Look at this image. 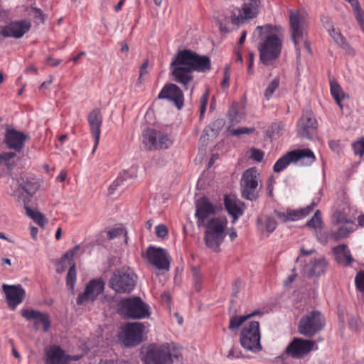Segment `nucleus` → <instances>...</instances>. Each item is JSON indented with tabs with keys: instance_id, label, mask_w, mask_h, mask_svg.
I'll list each match as a JSON object with an SVG mask.
<instances>
[{
	"instance_id": "obj_31",
	"label": "nucleus",
	"mask_w": 364,
	"mask_h": 364,
	"mask_svg": "<svg viewBox=\"0 0 364 364\" xmlns=\"http://www.w3.org/2000/svg\"><path fill=\"white\" fill-rule=\"evenodd\" d=\"M257 223L259 228L264 229L268 233L273 232L277 227V223L274 217L269 215H264L259 217Z\"/></svg>"
},
{
	"instance_id": "obj_48",
	"label": "nucleus",
	"mask_w": 364,
	"mask_h": 364,
	"mask_svg": "<svg viewBox=\"0 0 364 364\" xmlns=\"http://www.w3.org/2000/svg\"><path fill=\"white\" fill-rule=\"evenodd\" d=\"M349 234V230L344 227L340 228L336 232L332 233L331 237L335 240H338L341 238L346 237Z\"/></svg>"
},
{
	"instance_id": "obj_30",
	"label": "nucleus",
	"mask_w": 364,
	"mask_h": 364,
	"mask_svg": "<svg viewBox=\"0 0 364 364\" xmlns=\"http://www.w3.org/2000/svg\"><path fill=\"white\" fill-rule=\"evenodd\" d=\"M328 34L333 41L338 45L348 55H353L355 54L354 49L347 42L346 38L339 31H336L333 26L327 28Z\"/></svg>"
},
{
	"instance_id": "obj_13",
	"label": "nucleus",
	"mask_w": 364,
	"mask_h": 364,
	"mask_svg": "<svg viewBox=\"0 0 364 364\" xmlns=\"http://www.w3.org/2000/svg\"><path fill=\"white\" fill-rule=\"evenodd\" d=\"M260 6L259 0H244L241 9H236L232 11L231 21L235 25H240L245 20L255 18L259 13Z\"/></svg>"
},
{
	"instance_id": "obj_61",
	"label": "nucleus",
	"mask_w": 364,
	"mask_h": 364,
	"mask_svg": "<svg viewBox=\"0 0 364 364\" xmlns=\"http://www.w3.org/2000/svg\"><path fill=\"white\" fill-rule=\"evenodd\" d=\"M60 62H61L60 59H55L52 57H49L47 58L46 64L49 66L55 67V66L58 65L60 63Z\"/></svg>"
},
{
	"instance_id": "obj_27",
	"label": "nucleus",
	"mask_w": 364,
	"mask_h": 364,
	"mask_svg": "<svg viewBox=\"0 0 364 364\" xmlns=\"http://www.w3.org/2000/svg\"><path fill=\"white\" fill-rule=\"evenodd\" d=\"M225 207L228 213L233 218L232 223L243 214L244 203L235 196H226L224 198Z\"/></svg>"
},
{
	"instance_id": "obj_62",
	"label": "nucleus",
	"mask_w": 364,
	"mask_h": 364,
	"mask_svg": "<svg viewBox=\"0 0 364 364\" xmlns=\"http://www.w3.org/2000/svg\"><path fill=\"white\" fill-rule=\"evenodd\" d=\"M253 62H254V55L252 53H250L249 54L248 68H247V73L249 75L253 74V70H252Z\"/></svg>"
},
{
	"instance_id": "obj_1",
	"label": "nucleus",
	"mask_w": 364,
	"mask_h": 364,
	"mask_svg": "<svg viewBox=\"0 0 364 364\" xmlns=\"http://www.w3.org/2000/svg\"><path fill=\"white\" fill-rule=\"evenodd\" d=\"M170 69L174 81L184 89L189 88L193 82V71L206 73L211 69L208 56L200 55L191 50H179L173 58Z\"/></svg>"
},
{
	"instance_id": "obj_34",
	"label": "nucleus",
	"mask_w": 364,
	"mask_h": 364,
	"mask_svg": "<svg viewBox=\"0 0 364 364\" xmlns=\"http://www.w3.org/2000/svg\"><path fill=\"white\" fill-rule=\"evenodd\" d=\"M330 90L332 97L336 100V103L341 108V102L345 98L346 95L343 92L340 85L335 80L330 81Z\"/></svg>"
},
{
	"instance_id": "obj_17",
	"label": "nucleus",
	"mask_w": 364,
	"mask_h": 364,
	"mask_svg": "<svg viewBox=\"0 0 364 364\" xmlns=\"http://www.w3.org/2000/svg\"><path fill=\"white\" fill-rule=\"evenodd\" d=\"M314 349H317L315 341L294 338L287 348V353L294 358H301Z\"/></svg>"
},
{
	"instance_id": "obj_55",
	"label": "nucleus",
	"mask_w": 364,
	"mask_h": 364,
	"mask_svg": "<svg viewBox=\"0 0 364 364\" xmlns=\"http://www.w3.org/2000/svg\"><path fill=\"white\" fill-rule=\"evenodd\" d=\"M274 213L282 222L290 221L288 210L287 212L274 210Z\"/></svg>"
},
{
	"instance_id": "obj_57",
	"label": "nucleus",
	"mask_w": 364,
	"mask_h": 364,
	"mask_svg": "<svg viewBox=\"0 0 364 364\" xmlns=\"http://www.w3.org/2000/svg\"><path fill=\"white\" fill-rule=\"evenodd\" d=\"M148 65H149V60L146 59V60H144V61L143 62L142 65L140 67L139 77L138 78V80H137L138 82L141 83V77L144 75L148 73V71H147Z\"/></svg>"
},
{
	"instance_id": "obj_63",
	"label": "nucleus",
	"mask_w": 364,
	"mask_h": 364,
	"mask_svg": "<svg viewBox=\"0 0 364 364\" xmlns=\"http://www.w3.org/2000/svg\"><path fill=\"white\" fill-rule=\"evenodd\" d=\"M348 3L350 4L353 10H358L359 8H360V4L358 0H346Z\"/></svg>"
},
{
	"instance_id": "obj_22",
	"label": "nucleus",
	"mask_w": 364,
	"mask_h": 364,
	"mask_svg": "<svg viewBox=\"0 0 364 364\" xmlns=\"http://www.w3.org/2000/svg\"><path fill=\"white\" fill-rule=\"evenodd\" d=\"M159 99H166L173 102L178 109L183 106L184 98L182 90L175 84H167L164 86L158 95Z\"/></svg>"
},
{
	"instance_id": "obj_60",
	"label": "nucleus",
	"mask_w": 364,
	"mask_h": 364,
	"mask_svg": "<svg viewBox=\"0 0 364 364\" xmlns=\"http://www.w3.org/2000/svg\"><path fill=\"white\" fill-rule=\"evenodd\" d=\"M301 254L300 255L296 258V262H299L300 259H301L302 257L307 256L309 255H311L315 252L314 249H311L309 250H305L304 248L301 249Z\"/></svg>"
},
{
	"instance_id": "obj_7",
	"label": "nucleus",
	"mask_w": 364,
	"mask_h": 364,
	"mask_svg": "<svg viewBox=\"0 0 364 364\" xmlns=\"http://www.w3.org/2000/svg\"><path fill=\"white\" fill-rule=\"evenodd\" d=\"M316 160L314 152L309 149L290 151L280 157L274 164L273 170L275 173L284 171L291 163L301 166L311 165Z\"/></svg>"
},
{
	"instance_id": "obj_8",
	"label": "nucleus",
	"mask_w": 364,
	"mask_h": 364,
	"mask_svg": "<svg viewBox=\"0 0 364 364\" xmlns=\"http://www.w3.org/2000/svg\"><path fill=\"white\" fill-rule=\"evenodd\" d=\"M136 275L129 267L116 269L109 281V287L118 294H129L136 286Z\"/></svg>"
},
{
	"instance_id": "obj_41",
	"label": "nucleus",
	"mask_w": 364,
	"mask_h": 364,
	"mask_svg": "<svg viewBox=\"0 0 364 364\" xmlns=\"http://www.w3.org/2000/svg\"><path fill=\"white\" fill-rule=\"evenodd\" d=\"M352 149L355 155H358L360 158L363 157L364 155V137L353 142Z\"/></svg>"
},
{
	"instance_id": "obj_26",
	"label": "nucleus",
	"mask_w": 364,
	"mask_h": 364,
	"mask_svg": "<svg viewBox=\"0 0 364 364\" xmlns=\"http://www.w3.org/2000/svg\"><path fill=\"white\" fill-rule=\"evenodd\" d=\"M87 120L95 140V144L92 149V153H94L99 144L101 134L100 128L102 123V117L100 111L98 109H93L88 114Z\"/></svg>"
},
{
	"instance_id": "obj_9",
	"label": "nucleus",
	"mask_w": 364,
	"mask_h": 364,
	"mask_svg": "<svg viewBox=\"0 0 364 364\" xmlns=\"http://www.w3.org/2000/svg\"><path fill=\"white\" fill-rule=\"evenodd\" d=\"M261 334L258 321H250L245 324L240 335V342L243 348L253 353L262 350L260 343Z\"/></svg>"
},
{
	"instance_id": "obj_11",
	"label": "nucleus",
	"mask_w": 364,
	"mask_h": 364,
	"mask_svg": "<svg viewBox=\"0 0 364 364\" xmlns=\"http://www.w3.org/2000/svg\"><path fill=\"white\" fill-rule=\"evenodd\" d=\"M324 326V318L318 311H313L303 316L299 322V331L306 336H313Z\"/></svg>"
},
{
	"instance_id": "obj_16",
	"label": "nucleus",
	"mask_w": 364,
	"mask_h": 364,
	"mask_svg": "<svg viewBox=\"0 0 364 364\" xmlns=\"http://www.w3.org/2000/svg\"><path fill=\"white\" fill-rule=\"evenodd\" d=\"M105 289V282L102 279H94L90 281L83 293L77 298V305L85 306L94 301L101 294Z\"/></svg>"
},
{
	"instance_id": "obj_24",
	"label": "nucleus",
	"mask_w": 364,
	"mask_h": 364,
	"mask_svg": "<svg viewBox=\"0 0 364 364\" xmlns=\"http://www.w3.org/2000/svg\"><path fill=\"white\" fill-rule=\"evenodd\" d=\"M27 136L15 129H8L5 133L4 142L7 147L20 152L24 147Z\"/></svg>"
},
{
	"instance_id": "obj_28",
	"label": "nucleus",
	"mask_w": 364,
	"mask_h": 364,
	"mask_svg": "<svg viewBox=\"0 0 364 364\" xmlns=\"http://www.w3.org/2000/svg\"><path fill=\"white\" fill-rule=\"evenodd\" d=\"M336 262L345 267H348L354 262V259L347 245L342 244L332 248Z\"/></svg>"
},
{
	"instance_id": "obj_58",
	"label": "nucleus",
	"mask_w": 364,
	"mask_h": 364,
	"mask_svg": "<svg viewBox=\"0 0 364 364\" xmlns=\"http://www.w3.org/2000/svg\"><path fill=\"white\" fill-rule=\"evenodd\" d=\"M334 218L336 219L338 223H348L350 222L346 216L343 215L341 212H336L334 213Z\"/></svg>"
},
{
	"instance_id": "obj_32",
	"label": "nucleus",
	"mask_w": 364,
	"mask_h": 364,
	"mask_svg": "<svg viewBox=\"0 0 364 364\" xmlns=\"http://www.w3.org/2000/svg\"><path fill=\"white\" fill-rule=\"evenodd\" d=\"M316 205V203L313 202L310 205L300 210H288L290 221L299 220L305 218L313 210Z\"/></svg>"
},
{
	"instance_id": "obj_53",
	"label": "nucleus",
	"mask_w": 364,
	"mask_h": 364,
	"mask_svg": "<svg viewBox=\"0 0 364 364\" xmlns=\"http://www.w3.org/2000/svg\"><path fill=\"white\" fill-rule=\"evenodd\" d=\"M254 128H247V127H240L235 129L232 130V134L235 136H240L244 134H249L254 131Z\"/></svg>"
},
{
	"instance_id": "obj_29",
	"label": "nucleus",
	"mask_w": 364,
	"mask_h": 364,
	"mask_svg": "<svg viewBox=\"0 0 364 364\" xmlns=\"http://www.w3.org/2000/svg\"><path fill=\"white\" fill-rule=\"evenodd\" d=\"M326 260L324 258H318L305 265L302 269V272L309 277L320 276L326 272Z\"/></svg>"
},
{
	"instance_id": "obj_35",
	"label": "nucleus",
	"mask_w": 364,
	"mask_h": 364,
	"mask_svg": "<svg viewBox=\"0 0 364 364\" xmlns=\"http://www.w3.org/2000/svg\"><path fill=\"white\" fill-rule=\"evenodd\" d=\"M27 215L32 218L38 225L43 226L47 223V220L45 216L38 211L33 210L29 207L26 206Z\"/></svg>"
},
{
	"instance_id": "obj_54",
	"label": "nucleus",
	"mask_w": 364,
	"mask_h": 364,
	"mask_svg": "<svg viewBox=\"0 0 364 364\" xmlns=\"http://www.w3.org/2000/svg\"><path fill=\"white\" fill-rule=\"evenodd\" d=\"M124 230L122 228H114L110 230L107 232L109 239H114L119 235L124 234Z\"/></svg>"
},
{
	"instance_id": "obj_39",
	"label": "nucleus",
	"mask_w": 364,
	"mask_h": 364,
	"mask_svg": "<svg viewBox=\"0 0 364 364\" xmlns=\"http://www.w3.org/2000/svg\"><path fill=\"white\" fill-rule=\"evenodd\" d=\"M75 281H76V269H75V265L73 264L68 269V272L67 273V277H66V284H67L68 287L70 289H71L72 291L74 290Z\"/></svg>"
},
{
	"instance_id": "obj_44",
	"label": "nucleus",
	"mask_w": 364,
	"mask_h": 364,
	"mask_svg": "<svg viewBox=\"0 0 364 364\" xmlns=\"http://www.w3.org/2000/svg\"><path fill=\"white\" fill-rule=\"evenodd\" d=\"M355 284L356 289L364 294V270L357 273L355 278Z\"/></svg>"
},
{
	"instance_id": "obj_15",
	"label": "nucleus",
	"mask_w": 364,
	"mask_h": 364,
	"mask_svg": "<svg viewBox=\"0 0 364 364\" xmlns=\"http://www.w3.org/2000/svg\"><path fill=\"white\" fill-rule=\"evenodd\" d=\"M144 326L136 322L126 325L120 336V340L127 347L136 346L142 341Z\"/></svg>"
},
{
	"instance_id": "obj_42",
	"label": "nucleus",
	"mask_w": 364,
	"mask_h": 364,
	"mask_svg": "<svg viewBox=\"0 0 364 364\" xmlns=\"http://www.w3.org/2000/svg\"><path fill=\"white\" fill-rule=\"evenodd\" d=\"M308 227L318 228L321 225V218L319 210H316L314 216L306 223Z\"/></svg>"
},
{
	"instance_id": "obj_25",
	"label": "nucleus",
	"mask_w": 364,
	"mask_h": 364,
	"mask_svg": "<svg viewBox=\"0 0 364 364\" xmlns=\"http://www.w3.org/2000/svg\"><path fill=\"white\" fill-rule=\"evenodd\" d=\"M3 289L9 307L13 310L15 309L23 301L26 294L25 290L21 285L10 286L7 284L3 285Z\"/></svg>"
},
{
	"instance_id": "obj_56",
	"label": "nucleus",
	"mask_w": 364,
	"mask_h": 364,
	"mask_svg": "<svg viewBox=\"0 0 364 364\" xmlns=\"http://www.w3.org/2000/svg\"><path fill=\"white\" fill-rule=\"evenodd\" d=\"M230 78V75L229 72V67L226 66L224 70V78L221 83V85L223 88H228L229 87V81Z\"/></svg>"
},
{
	"instance_id": "obj_14",
	"label": "nucleus",
	"mask_w": 364,
	"mask_h": 364,
	"mask_svg": "<svg viewBox=\"0 0 364 364\" xmlns=\"http://www.w3.org/2000/svg\"><path fill=\"white\" fill-rule=\"evenodd\" d=\"M143 142L150 150L168 149L173 144L169 136L151 129H148L144 132Z\"/></svg>"
},
{
	"instance_id": "obj_40",
	"label": "nucleus",
	"mask_w": 364,
	"mask_h": 364,
	"mask_svg": "<svg viewBox=\"0 0 364 364\" xmlns=\"http://www.w3.org/2000/svg\"><path fill=\"white\" fill-rule=\"evenodd\" d=\"M229 119L233 124H237L240 122L243 118V115L242 113L237 111V105H232L230 108L228 112Z\"/></svg>"
},
{
	"instance_id": "obj_18",
	"label": "nucleus",
	"mask_w": 364,
	"mask_h": 364,
	"mask_svg": "<svg viewBox=\"0 0 364 364\" xmlns=\"http://www.w3.org/2000/svg\"><path fill=\"white\" fill-rule=\"evenodd\" d=\"M78 356H70L60 346L53 345L45 349V364H69L71 360H77Z\"/></svg>"
},
{
	"instance_id": "obj_37",
	"label": "nucleus",
	"mask_w": 364,
	"mask_h": 364,
	"mask_svg": "<svg viewBox=\"0 0 364 364\" xmlns=\"http://www.w3.org/2000/svg\"><path fill=\"white\" fill-rule=\"evenodd\" d=\"M279 77H276L268 85L264 92V97L267 100H269L272 98V95L274 94L275 90L279 87Z\"/></svg>"
},
{
	"instance_id": "obj_52",
	"label": "nucleus",
	"mask_w": 364,
	"mask_h": 364,
	"mask_svg": "<svg viewBox=\"0 0 364 364\" xmlns=\"http://www.w3.org/2000/svg\"><path fill=\"white\" fill-rule=\"evenodd\" d=\"M156 233L159 237L164 238L168 235V229L164 225H159L156 227Z\"/></svg>"
},
{
	"instance_id": "obj_49",
	"label": "nucleus",
	"mask_w": 364,
	"mask_h": 364,
	"mask_svg": "<svg viewBox=\"0 0 364 364\" xmlns=\"http://www.w3.org/2000/svg\"><path fill=\"white\" fill-rule=\"evenodd\" d=\"M354 14L355 19L359 24L361 30L364 33V11L360 8H359L358 10H355Z\"/></svg>"
},
{
	"instance_id": "obj_43",
	"label": "nucleus",
	"mask_w": 364,
	"mask_h": 364,
	"mask_svg": "<svg viewBox=\"0 0 364 364\" xmlns=\"http://www.w3.org/2000/svg\"><path fill=\"white\" fill-rule=\"evenodd\" d=\"M193 280L194 288L197 291H199L202 287V275L196 267L193 268Z\"/></svg>"
},
{
	"instance_id": "obj_10",
	"label": "nucleus",
	"mask_w": 364,
	"mask_h": 364,
	"mask_svg": "<svg viewBox=\"0 0 364 364\" xmlns=\"http://www.w3.org/2000/svg\"><path fill=\"white\" fill-rule=\"evenodd\" d=\"M259 173L256 168H250L247 169L242 176L240 181L242 196L250 200H254L257 198L260 188Z\"/></svg>"
},
{
	"instance_id": "obj_59",
	"label": "nucleus",
	"mask_w": 364,
	"mask_h": 364,
	"mask_svg": "<svg viewBox=\"0 0 364 364\" xmlns=\"http://www.w3.org/2000/svg\"><path fill=\"white\" fill-rule=\"evenodd\" d=\"M328 145L333 151L338 152L340 151L339 141L331 140L329 141Z\"/></svg>"
},
{
	"instance_id": "obj_21",
	"label": "nucleus",
	"mask_w": 364,
	"mask_h": 364,
	"mask_svg": "<svg viewBox=\"0 0 364 364\" xmlns=\"http://www.w3.org/2000/svg\"><path fill=\"white\" fill-rule=\"evenodd\" d=\"M21 316L27 321L34 320L33 328L38 330L40 326H43V331L47 332L50 328V316L46 313H43L31 309H24L21 311Z\"/></svg>"
},
{
	"instance_id": "obj_45",
	"label": "nucleus",
	"mask_w": 364,
	"mask_h": 364,
	"mask_svg": "<svg viewBox=\"0 0 364 364\" xmlns=\"http://www.w3.org/2000/svg\"><path fill=\"white\" fill-rule=\"evenodd\" d=\"M284 124L281 122H274L272 124L270 128L271 134L272 136H280L283 134Z\"/></svg>"
},
{
	"instance_id": "obj_23",
	"label": "nucleus",
	"mask_w": 364,
	"mask_h": 364,
	"mask_svg": "<svg viewBox=\"0 0 364 364\" xmlns=\"http://www.w3.org/2000/svg\"><path fill=\"white\" fill-rule=\"evenodd\" d=\"M216 212V206L208 198H202L196 204V217L198 227L204 225L205 220Z\"/></svg>"
},
{
	"instance_id": "obj_47",
	"label": "nucleus",
	"mask_w": 364,
	"mask_h": 364,
	"mask_svg": "<svg viewBox=\"0 0 364 364\" xmlns=\"http://www.w3.org/2000/svg\"><path fill=\"white\" fill-rule=\"evenodd\" d=\"M208 100V92H206L200 98V119H201L206 110V107Z\"/></svg>"
},
{
	"instance_id": "obj_2",
	"label": "nucleus",
	"mask_w": 364,
	"mask_h": 364,
	"mask_svg": "<svg viewBox=\"0 0 364 364\" xmlns=\"http://www.w3.org/2000/svg\"><path fill=\"white\" fill-rule=\"evenodd\" d=\"M262 39L258 47L259 59L266 65H272L280 55L284 39V31L280 26L265 24L258 26L255 31Z\"/></svg>"
},
{
	"instance_id": "obj_50",
	"label": "nucleus",
	"mask_w": 364,
	"mask_h": 364,
	"mask_svg": "<svg viewBox=\"0 0 364 364\" xmlns=\"http://www.w3.org/2000/svg\"><path fill=\"white\" fill-rule=\"evenodd\" d=\"M264 158V152L259 149L252 148L250 149V159L257 161L261 162Z\"/></svg>"
},
{
	"instance_id": "obj_12",
	"label": "nucleus",
	"mask_w": 364,
	"mask_h": 364,
	"mask_svg": "<svg viewBox=\"0 0 364 364\" xmlns=\"http://www.w3.org/2000/svg\"><path fill=\"white\" fill-rule=\"evenodd\" d=\"M144 257L158 270L168 272L170 269L171 257L164 248L149 247Z\"/></svg>"
},
{
	"instance_id": "obj_3",
	"label": "nucleus",
	"mask_w": 364,
	"mask_h": 364,
	"mask_svg": "<svg viewBox=\"0 0 364 364\" xmlns=\"http://www.w3.org/2000/svg\"><path fill=\"white\" fill-rule=\"evenodd\" d=\"M228 220L225 217H215L207 221L204 225L205 230L204 232L205 244L213 252H220V245L223 242L226 235Z\"/></svg>"
},
{
	"instance_id": "obj_46",
	"label": "nucleus",
	"mask_w": 364,
	"mask_h": 364,
	"mask_svg": "<svg viewBox=\"0 0 364 364\" xmlns=\"http://www.w3.org/2000/svg\"><path fill=\"white\" fill-rule=\"evenodd\" d=\"M14 152H4L0 154V165L4 164L5 166H10V161L16 156Z\"/></svg>"
},
{
	"instance_id": "obj_4",
	"label": "nucleus",
	"mask_w": 364,
	"mask_h": 364,
	"mask_svg": "<svg viewBox=\"0 0 364 364\" xmlns=\"http://www.w3.org/2000/svg\"><path fill=\"white\" fill-rule=\"evenodd\" d=\"M182 357L180 350L173 344L166 343L150 346L143 357L144 364H172Z\"/></svg>"
},
{
	"instance_id": "obj_6",
	"label": "nucleus",
	"mask_w": 364,
	"mask_h": 364,
	"mask_svg": "<svg viewBox=\"0 0 364 364\" xmlns=\"http://www.w3.org/2000/svg\"><path fill=\"white\" fill-rule=\"evenodd\" d=\"M118 312L123 317L132 319L149 318L151 314L149 306L138 296L121 299L118 304Z\"/></svg>"
},
{
	"instance_id": "obj_33",
	"label": "nucleus",
	"mask_w": 364,
	"mask_h": 364,
	"mask_svg": "<svg viewBox=\"0 0 364 364\" xmlns=\"http://www.w3.org/2000/svg\"><path fill=\"white\" fill-rule=\"evenodd\" d=\"M136 176V169L134 167H132L127 171H124L119 174L115 181L112 183V185H110V188H112V190H115L118 186L122 185L123 181L129 178H133Z\"/></svg>"
},
{
	"instance_id": "obj_19",
	"label": "nucleus",
	"mask_w": 364,
	"mask_h": 364,
	"mask_svg": "<svg viewBox=\"0 0 364 364\" xmlns=\"http://www.w3.org/2000/svg\"><path fill=\"white\" fill-rule=\"evenodd\" d=\"M31 23L27 20L11 21L1 28V34L4 38H21L31 28Z\"/></svg>"
},
{
	"instance_id": "obj_36",
	"label": "nucleus",
	"mask_w": 364,
	"mask_h": 364,
	"mask_svg": "<svg viewBox=\"0 0 364 364\" xmlns=\"http://www.w3.org/2000/svg\"><path fill=\"white\" fill-rule=\"evenodd\" d=\"M14 183L19 186V187L28 195H33L35 192L34 184L31 182H25L23 178H20L16 181L13 179L11 186H14Z\"/></svg>"
},
{
	"instance_id": "obj_38",
	"label": "nucleus",
	"mask_w": 364,
	"mask_h": 364,
	"mask_svg": "<svg viewBox=\"0 0 364 364\" xmlns=\"http://www.w3.org/2000/svg\"><path fill=\"white\" fill-rule=\"evenodd\" d=\"M248 319V316H234L230 317L228 328L231 331H236L242 324Z\"/></svg>"
},
{
	"instance_id": "obj_20",
	"label": "nucleus",
	"mask_w": 364,
	"mask_h": 364,
	"mask_svg": "<svg viewBox=\"0 0 364 364\" xmlns=\"http://www.w3.org/2000/svg\"><path fill=\"white\" fill-rule=\"evenodd\" d=\"M317 121L311 113L302 115L297 127L299 136L306 139H312L316 134Z\"/></svg>"
},
{
	"instance_id": "obj_5",
	"label": "nucleus",
	"mask_w": 364,
	"mask_h": 364,
	"mask_svg": "<svg viewBox=\"0 0 364 364\" xmlns=\"http://www.w3.org/2000/svg\"><path fill=\"white\" fill-rule=\"evenodd\" d=\"M289 22L291 38L295 46L296 58L299 60L301 58L300 42L303 43L304 48L307 53H311L310 43L306 38L307 24L304 17L299 11L292 10L289 11Z\"/></svg>"
},
{
	"instance_id": "obj_64",
	"label": "nucleus",
	"mask_w": 364,
	"mask_h": 364,
	"mask_svg": "<svg viewBox=\"0 0 364 364\" xmlns=\"http://www.w3.org/2000/svg\"><path fill=\"white\" fill-rule=\"evenodd\" d=\"M78 249H79V247L77 246H76L72 250L65 253L64 257L68 259L72 258L73 257V255L75 254V252L78 250Z\"/></svg>"
},
{
	"instance_id": "obj_51",
	"label": "nucleus",
	"mask_w": 364,
	"mask_h": 364,
	"mask_svg": "<svg viewBox=\"0 0 364 364\" xmlns=\"http://www.w3.org/2000/svg\"><path fill=\"white\" fill-rule=\"evenodd\" d=\"M349 326L356 331L363 326V323L359 317L353 316L349 320Z\"/></svg>"
}]
</instances>
